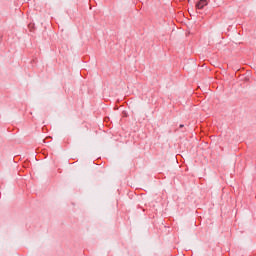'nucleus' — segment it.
Masks as SVG:
<instances>
[{"instance_id": "f257e3e1", "label": "nucleus", "mask_w": 256, "mask_h": 256, "mask_svg": "<svg viewBox=\"0 0 256 256\" xmlns=\"http://www.w3.org/2000/svg\"><path fill=\"white\" fill-rule=\"evenodd\" d=\"M207 5H209V0H200L196 4V9H205V7H207Z\"/></svg>"}, {"instance_id": "f03ea898", "label": "nucleus", "mask_w": 256, "mask_h": 256, "mask_svg": "<svg viewBox=\"0 0 256 256\" xmlns=\"http://www.w3.org/2000/svg\"><path fill=\"white\" fill-rule=\"evenodd\" d=\"M182 127H183V124L180 125V129H182Z\"/></svg>"}]
</instances>
